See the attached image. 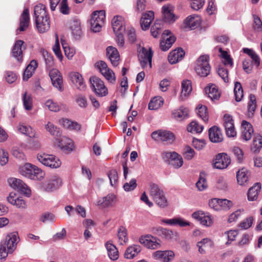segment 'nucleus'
<instances>
[{
    "label": "nucleus",
    "mask_w": 262,
    "mask_h": 262,
    "mask_svg": "<svg viewBox=\"0 0 262 262\" xmlns=\"http://www.w3.org/2000/svg\"><path fill=\"white\" fill-rule=\"evenodd\" d=\"M34 15L36 28L39 33H44L50 28L49 18L47 14L46 7L38 4L34 7Z\"/></svg>",
    "instance_id": "f257e3e1"
},
{
    "label": "nucleus",
    "mask_w": 262,
    "mask_h": 262,
    "mask_svg": "<svg viewBox=\"0 0 262 262\" xmlns=\"http://www.w3.org/2000/svg\"><path fill=\"white\" fill-rule=\"evenodd\" d=\"M149 194L155 203L161 208L168 206V201L163 189L157 184L151 183L149 185Z\"/></svg>",
    "instance_id": "f03ea898"
},
{
    "label": "nucleus",
    "mask_w": 262,
    "mask_h": 262,
    "mask_svg": "<svg viewBox=\"0 0 262 262\" xmlns=\"http://www.w3.org/2000/svg\"><path fill=\"white\" fill-rule=\"evenodd\" d=\"M19 172L22 176L32 180H40L45 176V172L40 168L29 163L20 166Z\"/></svg>",
    "instance_id": "7ed1b4c3"
},
{
    "label": "nucleus",
    "mask_w": 262,
    "mask_h": 262,
    "mask_svg": "<svg viewBox=\"0 0 262 262\" xmlns=\"http://www.w3.org/2000/svg\"><path fill=\"white\" fill-rule=\"evenodd\" d=\"M209 56L201 55L197 59L194 66V70L197 75L201 77H206L210 71V66L209 63Z\"/></svg>",
    "instance_id": "20e7f679"
},
{
    "label": "nucleus",
    "mask_w": 262,
    "mask_h": 262,
    "mask_svg": "<svg viewBox=\"0 0 262 262\" xmlns=\"http://www.w3.org/2000/svg\"><path fill=\"white\" fill-rule=\"evenodd\" d=\"M37 159L42 164L51 168H57L61 164L60 159L53 155L39 152L37 155Z\"/></svg>",
    "instance_id": "39448f33"
},
{
    "label": "nucleus",
    "mask_w": 262,
    "mask_h": 262,
    "mask_svg": "<svg viewBox=\"0 0 262 262\" xmlns=\"http://www.w3.org/2000/svg\"><path fill=\"white\" fill-rule=\"evenodd\" d=\"M62 184L61 178L57 175H53L40 183V188L43 191L51 192L59 189Z\"/></svg>",
    "instance_id": "423d86ee"
},
{
    "label": "nucleus",
    "mask_w": 262,
    "mask_h": 262,
    "mask_svg": "<svg viewBox=\"0 0 262 262\" xmlns=\"http://www.w3.org/2000/svg\"><path fill=\"white\" fill-rule=\"evenodd\" d=\"M105 18V13L103 10L96 11L91 16L90 24L92 30L94 32L100 31Z\"/></svg>",
    "instance_id": "0eeeda50"
},
{
    "label": "nucleus",
    "mask_w": 262,
    "mask_h": 262,
    "mask_svg": "<svg viewBox=\"0 0 262 262\" xmlns=\"http://www.w3.org/2000/svg\"><path fill=\"white\" fill-rule=\"evenodd\" d=\"M151 138L155 141L165 142L168 144H172L175 140V136L173 133L167 130H158L151 134Z\"/></svg>",
    "instance_id": "6e6552de"
},
{
    "label": "nucleus",
    "mask_w": 262,
    "mask_h": 262,
    "mask_svg": "<svg viewBox=\"0 0 262 262\" xmlns=\"http://www.w3.org/2000/svg\"><path fill=\"white\" fill-rule=\"evenodd\" d=\"M90 80L92 89L98 96L103 97L108 94L107 88L99 78L93 76L90 78Z\"/></svg>",
    "instance_id": "1a4fd4ad"
},
{
    "label": "nucleus",
    "mask_w": 262,
    "mask_h": 262,
    "mask_svg": "<svg viewBox=\"0 0 262 262\" xmlns=\"http://www.w3.org/2000/svg\"><path fill=\"white\" fill-rule=\"evenodd\" d=\"M191 216L194 220L199 222L200 224L205 227H210L213 224V218L207 212L198 210L194 212Z\"/></svg>",
    "instance_id": "9d476101"
},
{
    "label": "nucleus",
    "mask_w": 262,
    "mask_h": 262,
    "mask_svg": "<svg viewBox=\"0 0 262 262\" xmlns=\"http://www.w3.org/2000/svg\"><path fill=\"white\" fill-rule=\"evenodd\" d=\"M138 57L142 68L150 69L151 68L152 53L150 48L147 49L143 48L140 52Z\"/></svg>",
    "instance_id": "9b49d317"
},
{
    "label": "nucleus",
    "mask_w": 262,
    "mask_h": 262,
    "mask_svg": "<svg viewBox=\"0 0 262 262\" xmlns=\"http://www.w3.org/2000/svg\"><path fill=\"white\" fill-rule=\"evenodd\" d=\"M139 241L141 244L148 249H157L161 247L160 240L150 235L141 236Z\"/></svg>",
    "instance_id": "f8f14e48"
},
{
    "label": "nucleus",
    "mask_w": 262,
    "mask_h": 262,
    "mask_svg": "<svg viewBox=\"0 0 262 262\" xmlns=\"http://www.w3.org/2000/svg\"><path fill=\"white\" fill-rule=\"evenodd\" d=\"M8 182L10 187L13 189L21 192L28 196L30 195V189L21 180L15 178H11L8 179Z\"/></svg>",
    "instance_id": "ddd939ff"
},
{
    "label": "nucleus",
    "mask_w": 262,
    "mask_h": 262,
    "mask_svg": "<svg viewBox=\"0 0 262 262\" xmlns=\"http://www.w3.org/2000/svg\"><path fill=\"white\" fill-rule=\"evenodd\" d=\"M163 157L168 160L169 164L176 168H179L183 165L182 157L174 151L164 152L163 153Z\"/></svg>",
    "instance_id": "4468645a"
},
{
    "label": "nucleus",
    "mask_w": 262,
    "mask_h": 262,
    "mask_svg": "<svg viewBox=\"0 0 262 262\" xmlns=\"http://www.w3.org/2000/svg\"><path fill=\"white\" fill-rule=\"evenodd\" d=\"M176 38L173 36L171 32L168 30H165L161 36L160 47L163 51H167L174 43Z\"/></svg>",
    "instance_id": "2eb2a0df"
},
{
    "label": "nucleus",
    "mask_w": 262,
    "mask_h": 262,
    "mask_svg": "<svg viewBox=\"0 0 262 262\" xmlns=\"http://www.w3.org/2000/svg\"><path fill=\"white\" fill-rule=\"evenodd\" d=\"M18 239L17 233H11L6 236L5 241L2 242L1 244L8 249L10 253H12L16 248Z\"/></svg>",
    "instance_id": "dca6fc26"
},
{
    "label": "nucleus",
    "mask_w": 262,
    "mask_h": 262,
    "mask_svg": "<svg viewBox=\"0 0 262 262\" xmlns=\"http://www.w3.org/2000/svg\"><path fill=\"white\" fill-rule=\"evenodd\" d=\"M97 67L103 76L110 82L116 81V77L114 72L108 68L107 64L103 61H100L96 63Z\"/></svg>",
    "instance_id": "f3484780"
},
{
    "label": "nucleus",
    "mask_w": 262,
    "mask_h": 262,
    "mask_svg": "<svg viewBox=\"0 0 262 262\" xmlns=\"http://www.w3.org/2000/svg\"><path fill=\"white\" fill-rule=\"evenodd\" d=\"M230 162V158L227 154L221 153L216 156L213 166L216 169H223L226 168Z\"/></svg>",
    "instance_id": "a211bd4d"
},
{
    "label": "nucleus",
    "mask_w": 262,
    "mask_h": 262,
    "mask_svg": "<svg viewBox=\"0 0 262 262\" xmlns=\"http://www.w3.org/2000/svg\"><path fill=\"white\" fill-rule=\"evenodd\" d=\"M174 254L170 250L161 251L158 250L152 254V257L156 260H159L162 262H169L174 258Z\"/></svg>",
    "instance_id": "6ab92c4d"
},
{
    "label": "nucleus",
    "mask_w": 262,
    "mask_h": 262,
    "mask_svg": "<svg viewBox=\"0 0 262 262\" xmlns=\"http://www.w3.org/2000/svg\"><path fill=\"white\" fill-rule=\"evenodd\" d=\"M49 76L53 86L59 91H62L63 90L62 78L60 72L56 69H53L49 72Z\"/></svg>",
    "instance_id": "aec40b11"
},
{
    "label": "nucleus",
    "mask_w": 262,
    "mask_h": 262,
    "mask_svg": "<svg viewBox=\"0 0 262 262\" xmlns=\"http://www.w3.org/2000/svg\"><path fill=\"white\" fill-rule=\"evenodd\" d=\"M224 120V125L227 136L229 137H235L236 135V132L234 128L232 117L228 115H225Z\"/></svg>",
    "instance_id": "412c9836"
},
{
    "label": "nucleus",
    "mask_w": 262,
    "mask_h": 262,
    "mask_svg": "<svg viewBox=\"0 0 262 262\" xmlns=\"http://www.w3.org/2000/svg\"><path fill=\"white\" fill-rule=\"evenodd\" d=\"M69 76L72 82L79 90L81 91H85L86 85L84 83L83 77L80 73L76 72H72L69 73Z\"/></svg>",
    "instance_id": "4be33fe9"
},
{
    "label": "nucleus",
    "mask_w": 262,
    "mask_h": 262,
    "mask_svg": "<svg viewBox=\"0 0 262 262\" xmlns=\"http://www.w3.org/2000/svg\"><path fill=\"white\" fill-rule=\"evenodd\" d=\"M253 129L252 125L247 121L244 120L241 125V139L245 141L249 140L253 134Z\"/></svg>",
    "instance_id": "5701e85b"
},
{
    "label": "nucleus",
    "mask_w": 262,
    "mask_h": 262,
    "mask_svg": "<svg viewBox=\"0 0 262 262\" xmlns=\"http://www.w3.org/2000/svg\"><path fill=\"white\" fill-rule=\"evenodd\" d=\"M112 25L115 33L125 32V26L123 17L121 16H114L112 21Z\"/></svg>",
    "instance_id": "b1692460"
},
{
    "label": "nucleus",
    "mask_w": 262,
    "mask_h": 262,
    "mask_svg": "<svg viewBox=\"0 0 262 262\" xmlns=\"http://www.w3.org/2000/svg\"><path fill=\"white\" fill-rule=\"evenodd\" d=\"M106 55L114 67L118 66L120 60V55L116 48L112 46L108 47L106 48Z\"/></svg>",
    "instance_id": "393cba45"
},
{
    "label": "nucleus",
    "mask_w": 262,
    "mask_h": 262,
    "mask_svg": "<svg viewBox=\"0 0 262 262\" xmlns=\"http://www.w3.org/2000/svg\"><path fill=\"white\" fill-rule=\"evenodd\" d=\"M200 24V17L195 14L188 16L184 21V27L191 30L194 29L199 27Z\"/></svg>",
    "instance_id": "a878e982"
},
{
    "label": "nucleus",
    "mask_w": 262,
    "mask_h": 262,
    "mask_svg": "<svg viewBox=\"0 0 262 262\" xmlns=\"http://www.w3.org/2000/svg\"><path fill=\"white\" fill-rule=\"evenodd\" d=\"M196 246L198 248L199 253L205 254L206 252L210 251L213 247V242L208 238H204L197 243Z\"/></svg>",
    "instance_id": "bb28decb"
},
{
    "label": "nucleus",
    "mask_w": 262,
    "mask_h": 262,
    "mask_svg": "<svg viewBox=\"0 0 262 262\" xmlns=\"http://www.w3.org/2000/svg\"><path fill=\"white\" fill-rule=\"evenodd\" d=\"M70 28L74 38L77 39L82 34L81 22L78 19H73L70 23Z\"/></svg>",
    "instance_id": "cd10ccee"
},
{
    "label": "nucleus",
    "mask_w": 262,
    "mask_h": 262,
    "mask_svg": "<svg viewBox=\"0 0 262 262\" xmlns=\"http://www.w3.org/2000/svg\"><path fill=\"white\" fill-rule=\"evenodd\" d=\"M30 23V16L29 9H25L19 18V25L17 31H24L28 27Z\"/></svg>",
    "instance_id": "c85d7f7f"
},
{
    "label": "nucleus",
    "mask_w": 262,
    "mask_h": 262,
    "mask_svg": "<svg viewBox=\"0 0 262 262\" xmlns=\"http://www.w3.org/2000/svg\"><path fill=\"white\" fill-rule=\"evenodd\" d=\"M185 55V52L181 48H178L172 51L168 56L170 63L175 64L181 60Z\"/></svg>",
    "instance_id": "c756f323"
},
{
    "label": "nucleus",
    "mask_w": 262,
    "mask_h": 262,
    "mask_svg": "<svg viewBox=\"0 0 262 262\" xmlns=\"http://www.w3.org/2000/svg\"><path fill=\"white\" fill-rule=\"evenodd\" d=\"M57 146L63 151H72L73 148L72 141L66 137H62L59 139H56Z\"/></svg>",
    "instance_id": "7c9ffc66"
},
{
    "label": "nucleus",
    "mask_w": 262,
    "mask_h": 262,
    "mask_svg": "<svg viewBox=\"0 0 262 262\" xmlns=\"http://www.w3.org/2000/svg\"><path fill=\"white\" fill-rule=\"evenodd\" d=\"M116 199L115 195L110 193L106 196L99 199L95 204L102 207H107L112 206Z\"/></svg>",
    "instance_id": "2f4dec72"
},
{
    "label": "nucleus",
    "mask_w": 262,
    "mask_h": 262,
    "mask_svg": "<svg viewBox=\"0 0 262 262\" xmlns=\"http://www.w3.org/2000/svg\"><path fill=\"white\" fill-rule=\"evenodd\" d=\"M182 91L181 93V99L185 100L192 91L191 82L188 79L183 80L181 83Z\"/></svg>",
    "instance_id": "473e14b6"
},
{
    "label": "nucleus",
    "mask_w": 262,
    "mask_h": 262,
    "mask_svg": "<svg viewBox=\"0 0 262 262\" xmlns=\"http://www.w3.org/2000/svg\"><path fill=\"white\" fill-rule=\"evenodd\" d=\"M162 13L165 21L172 23L176 20V16L172 12V7L170 5H165L162 7Z\"/></svg>",
    "instance_id": "72a5a7b5"
},
{
    "label": "nucleus",
    "mask_w": 262,
    "mask_h": 262,
    "mask_svg": "<svg viewBox=\"0 0 262 262\" xmlns=\"http://www.w3.org/2000/svg\"><path fill=\"white\" fill-rule=\"evenodd\" d=\"M24 41L21 40H17L12 49L13 56L19 62L23 60V51L22 48Z\"/></svg>",
    "instance_id": "f704fd0d"
},
{
    "label": "nucleus",
    "mask_w": 262,
    "mask_h": 262,
    "mask_svg": "<svg viewBox=\"0 0 262 262\" xmlns=\"http://www.w3.org/2000/svg\"><path fill=\"white\" fill-rule=\"evenodd\" d=\"M189 110L187 107L181 106L177 110H174L172 113L173 118L178 121H182L188 117Z\"/></svg>",
    "instance_id": "c9c22d12"
},
{
    "label": "nucleus",
    "mask_w": 262,
    "mask_h": 262,
    "mask_svg": "<svg viewBox=\"0 0 262 262\" xmlns=\"http://www.w3.org/2000/svg\"><path fill=\"white\" fill-rule=\"evenodd\" d=\"M209 137L210 140L214 143L220 142L223 139L220 129L216 126H213L209 129Z\"/></svg>",
    "instance_id": "e433bc0d"
},
{
    "label": "nucleus",
    "mask_w": 262,
    "mask_h": 262,
    "mask_svg": "<svg viewBox=\"0 0 262 262\" xmlns=\"http://www.w3.org/2000/svg\"><path fill=\"white\" fill-rule=\"evenodd\" d=\"M105 247L107 250V254L110 258L113 260H117L119 257V252L117 248L112 243V242L109 241L106 242Z\"/></svg>",
    "instance_id": "4c0bfd02"
},
{
    "label": "nucleus",
    "mask_w": 262,
    "mask_h": 262,
    "mask_svg": "<svg viewBox=\"0 0 262 262\" xmlns=\"http://www.w3.org/2000/svg\"><path fill=\"white\" fill-rule=\"evenodd\" d=\"M249 172L245 168L239 169L236 173L237 181L240 185H245L249 181Z\"/></svg>",
    "instance_id": "58836bf2"
},
{
    "label": "nucleus",
    "mask_w": 262,
    "mask_h": 262,
    "mask_svg": "<svg viewBox=\"0 0 262 262\" xmlns=\"http://www.w3.org/2000/svg\"><path fill=\"white\" fill-rule=\"evenodd\" d=\"M141 250L140 246L133 245L129 246L125 251L124 257L127 259H132L136 256Z\"/></svg>",
    "instance_id": "ea45409f"
},
{
    "label": "nucleus",
    "mask_w": 262,
    "mask_h": 262,
    "mask_svg": "<svg viewBox=\"0 0 262 262\" xmlns=\"http://www.w3.org/2000/svg\"><path fill=\"white\" fill-rule=\"evenodd\" d=\"M17 129L22 134L25 135L30 138H36L35 131L32 127L23 123H19L17 126Z\"/></svg>",
    "instance_id": "a19ab883"
},
{
    "label": "nucleus",
    "mask_w": 262,
    "mask_h": 262,
    "mask_svg": "<svg viewBox=\"0 0 262 262\" xmlns=\"http://www.w3.org/2000/svg\"><path fill=\"white\" fill-rule=\"evenodd\" d=\"M261 189V185L259 183H255L251 187L248 192V200L253 201L257 199L258 194Z\"/></svg>",
    "instance_id": "79ce46f5"
},
{
    "label": "nucleus",
    "mask_w": 262,
    "mask_h": 262,
    "mask_svg": "<svg viewBox=\"0 0 262 262\" xmlns=\"http://www.w3.org/2000/svg\"><path fill=\"white\" fill-rule=\"evenodd\" d=\"M37 67V63L34 60H32L29 64L26 67L23 75V79L27 80L30 78L33 73L35 72L36 68Z\"/></svg>",
    "instance_id": "37998d69"
},
{
    "label": "nucleus",
    "mask_w": 262,
    "mask_h": 262,
    "mask_svg": "<svg viewBox=\"0 0 262 262\" xmlns=\"http://www.w3.org/2000/svg\"><path fill=\"white\" fill-rule=\"evenodd\" d=\"M164 103L163 99L161 97H155L151 99L149 104L148 108L150 110H155L159 108Z\"/></svg>",
    "instance_id": "c03bdc74"
},
{
    "label": "nucleus",
    "mask_w": 262,
    "mask_h": 262,
    "mask_svg": "<svg viewBox=\"0 0 262 262\" xmlns=\"http://www.w3.org/2000/svg\"><path fill=\"white\" fill-rule=\"evenodd\" d=\"M262 147V136L260 135L254 136L251 150L254 152H258Z\"/></svg>",
    "instance_id": "a18cd8bd"
},
{
    "label": "nucleus",
    "mask_w": 262,
    "mask_h": 262,
    "mask_svg": "<svg viewBox=\"0 0 262 262\" xmlns=\"http://www.w3.org/2000/svg\"><path fill=\"white\" fill-rule=\"evenodd\" d=\"M248 104V115L249 117H252L256 107V97L253 94H250Z\"/></svg>",
    "instance_id": "49530a36"
},
{
    "label": "nucleus",
    "mask_w": 262,
    "mask_h": 262,
    "mask_svg": "<svg viewBox=\"0 0 262 262\" xmlns=\"http://www.w3.org/2000/svg\"><path fill=\"white\" fill-rule=\"evenodd\" d=\"M243 51L244 53L248 55L252 59L253 64L256 67H258L260 64V59L258 55L252 49L249 48H243Z\"/></svg>",
    "instance_id": "de8ad7c7"
},
{
    "label": "nucleus",
    "mask_w": 262,
    "mask_h": 262,
    "mask_svg": "<svg viewBox=\"0 0 262 262\" xmlns=\"http://www.w3.org/2000/svg\"><path fill=\"white\" fill-rule=\"evenodd\" d=\"M148 15H149L150 18H146V17L143 15L141 19V26L142 30H146L149 28L154 18V13L152 11H149Z\"/></svg>",
    "instance_id": "09e8293b"
},
{
    "label": "nucleus",
    "mask_w": 262,
    "mask_h": 262,
    "mask_svg": "<svg viewBox=\"0 0 262 262\" xmlns=\"http://www.w3.org/2000/svg\"><path fill=\"white\" fill-rule=\"evenodd\" d=\"M118 237L120 245H123L127 243V229L125 227L121 226L119 228L118 231Z\"/></svg>",
    "instance_id": "8fccbe9b"
},
{
    "label": "nucleus",
    "mask_w": 262,
    "mask_h": 262,
    "mask_svg": "<svg viewBox=\"0 0 262 262\" xmlns=\"http://www.w3.org/2000/svg\"><path fill=\"white\" fill-rule=\"evenodd\" d=\"M60 123L65 127L75 130H79L81 126L76 122L72 121L67 119H62L60 121Z\"/></svg>",
    "instance_id": "3c124183"
},
{
    "label": "nucleus",
    "mask_w": 262,
    "mask_h": 262,
    "mask_svg": "<svg viewBox=\"0 0 262 262\" xmlns=\"http://www.w3.org/2000/svg\"><path fill=\"white\" fill-rule=\"evenodd\" d=\"M234 94L235 99L237 102H239L243 98V90L240 82H236L234 84Z\"/></svg>",
    "instance_id": "603ef678"
},
{
    "label": "nucleus",
    "mask_w": 262,
    "mask_h": 262,
    "mask_svg": "<svg viewBox=\"0 0 262 262\" xmlns=\"http://www.w3.org/2000/svg\"><path fill=\"white\" fill-rule=\"evenodd\" d=\"M23 105L26 110H31L33 107V100L31 95L25 92L23 96Z\"/></svg>",
    "instance_id": "864d4df0"
},
{
    "label": "nucleus",
    "mask_w": 262,
    "mask_h": 262,
    "mask_svg": "<svg viewBox=\"0 0 262 262\" xmlns=\"http://www.w3.org/2000/svg\"><path fill=\"white\" fill-rule=\"evenodd\" d=\"M187 129L188 132L191 133H200L203 129V126L197 122L193 121L188 125Z\"/></svg>",
    "instance_id": "5fc2aeb1"
},
{
    "label": "nucleus",
    "mask_w": 262,
    "mask_h": 262,
    "mask_svg": "<svg viewBox=\"0 0 262 262\" xmlns=\"http://www.w3.org/2000/svg\"><path fill=\"white\" fill-rule=\"evenodd\" d=\"M215 186L219 190L226 191L228 189V183L223 177L220 176L217 178Z\"/></svg>",
    "instance_id": "6e6d98bb"
},
{
    "label": "nucleus",
    "mask_w": 262,
    "mask_h": 262,
    "mask_svg": "<svg viewBox=\"0 0 262 262\" xmlns=\"http://www.w3.org/2000/svg\"><path fill=\"white\" fill-rule=\"evenodd\" d=\"M163 28V25L161 23L156 22L154 25L151 26L150 29V32L152 36L155 38L158 37L161 34Z\"/></svg>",
    "instance_id": "4d7b16f0"
},
{
    "label": "nucleus",
    "mask_w": 262,
    "mask_h": 262,
    "mask_svg": "<svg viewBox=\"0 0 262 262\" xmlns=\"http://www.w3.org/2000/svg\"><path fill=\"white\" fill-rule=\"evenodd\" d=\"M197 114L205 122L208 121V116L206 106L199 105L197 108Z\"/></svg>",
    "instance_id": "13d9d810"
},
{
    "label": "nucleus",
    "mask_w": 262,
    "mask_h": 262,
    "mask_svg": "<svg viewBox=\"0 0 262 262\" xmlns=\"http://www.w3.org/2000/svg\"><path fill=\"white\" fill-rule=\"evenodd\" d=\"M75 101L81 108H86L88 106V101L86 97L82 94H77L75 96Z\"/></svg>",
    "instance_id": "bf43d9fd"
},
{
    "label": "nucleus",
    "mask_w": 262,
    "mask_h": 262,
    "mask_svg": "<svg viewBox=\"0 0 262 262\" xmlns=\"http://www.w3.org/2000/svg\"><path fill=\"white\" fill-rule=\"evenodd\" d=\"M233 206L232 202L227 199H220V204H219V211L229 210Z\"/></svg>",
    "instance_id": "052dcab7"
},
{
    "label": "nucleus",
    "mask_w": 262,
    "mask_h": 262,
    "mask_svg": "<svg viewBox=\"0 0 262 262\" xmlns=\"http://www.w3.org/2000/svg\"><path fill=\"white\" fill-rule=\"evenodd\" d=\"M45 105L50 111L54 112H57L60 109L59 104L51 99L47 100L45 102Z\"/></svg>",
    "instance_id": "680f3d73"
},
{
    "label": "nucleus",
    "mask_w": 262,
    "mask_h": 262,
    "mask_svg": "<svg viewBox=\"0 0 262 262\" xmlns=\"http://www.w3.org/2000/svg\"><path fill=\"white\" fill-rule=\"evenodd\" d=\"M46 129L52 136L57 137L60 135L59 129L53 123L50 122H49L46 125Z\"/></svg>",
    "instance_id": "e2e57ef3"
},
{
    "label": "nucleus",
    "mask_w": 262,
    "mask_h": 262,
    "mask_svg": "<svg viewBox=\"0 0 262 262\" xmlns=\"http://www.w3.org/2000/svg\"><path fill=\"white\" fill-rule=\"evenodd\" d=\"M208 95L211 100H217L220 96V93L214 85H212L209 88Z\"/></svg>",
    "instance_id": "0e129e2a"
},
{
    "label": "nucleus",
    "mask_w": 262,
    "mask_h": 262,
    "mask_svg": "<svg viewBox=\"0 0 262 262\" xmlns=\"http://www.w3.org/2000/svg\"><path fill=\"white\" fill-rule=\"evenodd\" d=\"M111 186H114L117 182L118 176V173L115 169L111 170L107 173Z\"/></svg>",
    "instance_id": "69168bd1"
},
{
    "label": "nucleus",
    "mask_w": 262,
    "mask_h": 262,
    "mask_svg": "<svg viewBox=\"0 0 262 262\" xmlns=\"http://www.w3.org/2000/svg\"><path fill=\"white\" fill-rule=\"evenodd\" d=\"M196 187L200 191H203L208 187L207 182L205 178L201 175L198 181L196 183Z\"/></svg>",
    "instance_id": "338daca9"
},
{
    "label": "nucleus",
    "mask_w": 262,
    "mask_h": 262,
    "mask_svg": "<svg viewBox=\"0 0 262 262\" xmlns=\"http://www.w3.org/2000/svg\"><path fill=\"white\" fill-rule=\"evenodd\" d=\"M55 215L53 213L49 212H45L42 214L40 219V220L43 223L53 222L55 221Z\"/></svg>",
    "instance_id": "774afa93"
}]
</instances>
